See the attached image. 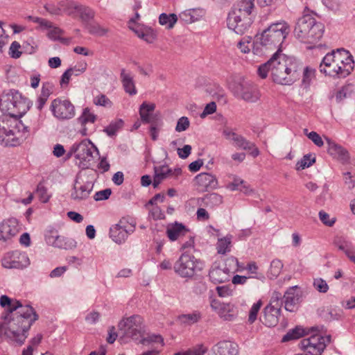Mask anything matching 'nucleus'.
<instances>
[{
	"label": "nucleus",
	"mask_w": 355,
	"mask_h": 355,
	"mask_svg": "<svg viewBox=\"0 0 355 355\" xmlns=\"http://www.w3.org/2000/svg\"><path fill=\"white\" fill-rule=\"evenodd\" d=\"M232 141L234 142L236 147L243 150H247V148H249L250 146H252V142L246 140L243 136L236 133L234 135Z\"/></svg>",
	"instance_id": "obj_42"
},
{
	"label": "nucleus",
	"mask_w": 355,
	"mask_h": 355,
	"mask_svg": "<svg viewBox=\"0 0 355 355\" xmlns=\"http://www.w3.org/2000/svg\"><path fill=\"white\" fill-rule=\"evenodd\" d=\"M94 153L98 155V148L90 141L83 140L71 146L70 154H75L76 159L78 160L77 164L80 167L87 168L93 163Z\"/></svg>",
	"instance_id": "obj_9"
},
{
	"label": "nucleus",
	"mask_w": 355,
	"mask_h": 355,
	"mask_svg": "<svg viewBox=\"0 0 355 355\" xmlns=\"http://www.w3.org/2000/svg\"><path fill=\"white\" fill-rule=\"evenodd\" d=\"M211 308L225 321H233L237 316V311L234 304L232 303L220 302L213 300L210 303Z\"/></svg>",
	"instance_id": "obj_16"
},
{
	"label": "nucleus",
	"mask_w": 355,
	"mask_h": 355,
	"mask_svg": "<svg viewBox=\"0 0 355 355\" xmlns=\"http://www.w3.org/2000/svg\"><path fill=\"white\" fill-rule=\"evenodd\" d=\"M209 276L211 282L215 284H220L229 279L230 275L227 270L220 268L218 266L212 267Z\"/></svg>",
	"instance_id": "obj_26"
},
{
	"label": "nucleus",
	"mask_w": 355,
	"mask_h": 355,
	"mask_svg": "<svg viewBox=\"0 0 355 355\" xmlns=\"http://www.w3.org/2000/svg\"><path fill=\"white\" fill-rule=\"evenodd\" d=\"M227 188L230 191L239 190L245 194H250V193L252 191V190L246 185L245 182L238 177H234L233 182L228 184Z\"/></svg>",
	"instance_id": "obj_32"
},
{
	"label": "nucleus",
	"mask_w": 355,
	"mask_h": 355,
	"mask_svg": "<svg viewBox=\"0 0 355 355\" xmlns=\"http://www.w3.org/2000/svg\"><path fill=\"white\" fill-rule=\"evenodd\" d=\"M283 268V263L279 259H274L271 261L270 268L268 271V276L270 279L277 278Z\"/></svg>",
	"instance_id": "obj_36"
},
{
	"label": "nucleus",
	"mask_w": 355,
	"mask_h": 355,
	"mask_svg": "<svg viewBox=\"0 0 355 355\" xmlns=\"http://www.w3.org/2000/svg\"><path fill=\"white\" fill-rule=\"evenodd\" d=\"M85 28L89 34L98 37L104 36L109 31L107 28L101 26L98 23L94 21H92L90 23H87Z\"/></svg>",
	"instance_id": "obj_33"
},
{
	"label": "nucleus",
	"mask_w": 355,
	"mask_h": 355,
	"mask_svg": "<svg viewBox=\"0 0 355 355\" xmlns=\"http://www.w3.org/2000/svg\"><path fill=\"white\" fill-rule=\"evenodd\" d=\"M304 131L305 135L314 143L315 145L318 147H321L324 145L322 137L316 132L312 131L308 133L307 129H304Z\"/></svg>",
	"instance_id": "obj_50"
},
{
	"label": "nucleus",
	"mask_w": 355,
	"mask_h": 355,
	"mask_svg": "<svg viewBox=\"0 0 355 355\" xmlns=\"http://www.w3.org/2000/svg\"><path fill=\"white\" fill-rule=\"evenodd\" d=\"M96 116L91 112L90 109L85 107L80 116L78 119L82 126H85L87 123H94Z\"/></svg>",
	"instance_id": "obj_37"
},
{
	"label": "nucleus",
	"mask_w": 355,
	"mask_h": 355,
	"mask_svg": "<svg viewBox=\"0 0 355 355\" xmlns=\"http://www.w3.org/2000/svg\"><path fill=\"white\" fill-rule=\"evenodd\" d=\"M231 236H226L219 239L217 244L216 249L218 254H225L230 250Z\"/></svg>",
	"instance_id": "obj_38"
},
{
	"label": "nucleus",
	"mask_w": 355,
	"mask_h": 355,
	"mask_svg": "<svg viewBox=\"0 0 355 355\" xmlns=\"http://www.w3.org/2000/svg\"><path fill=\"white\" fill-rule=\"evenodd\" d=\"M319 218L320 220L326 225L329 227L333 226V225L336 222V219L334 218L332 219H329V215L324 211H320L319 212Z\"/></svg>",
	"instance_id": "obj_58"
},
{
	"label": "nucleus",
	"mask_w": 355,
	"mask_h": 355,
	"mask_svg": "<svg viewBox=\"0 0 355 355\" xmlns=\"http://www.w3.org/2000/svg\"><path fill=\"white\" fill-rule=\"evenodd\" d=\"M79 4L69 0L60 1V15L63 13L75 17Z\"/></svg>",
	"instance_id": "obj_31"
},
{
	"label": "nucleus",
	"mask_w": 355,
	"mask_h": 355,
	"mask_svg": "<svg viewBox=\"0 0 355 355\" xmlns=\"http://www.w3.org/2000/svg\"><path fill=\"white\" fill-rule=\"evenodd\" d=\"M328 145V153L333 157L337 159L342 162H346L349 159L347 150L342 146L336 144L328 137H324Z\"/></svg>",
	"instance_id": "obj_21"
},
{
	"label": "nucleus",
	"mask_w": 355,
	"mask_h": 355,
	"mask_svg": "<svg viewBox=\"0 0 355 355\" xmlns=\"http://www.w3.org/2000/svg\"><path fill=\"white\" fill-rule=\"evenodd\" d=\"M188 232L189 230L183 225L179 223L168 227L166 230L167 236L171 241H175L185 236Z\"/></svg>",
	"instance_id": "obj_27"
},
{
	"label": "nucleus",
	"mask_w": 355,
	"mask_h": 355,
	"mask_svg": "<svg viewBox=\"0 0 355 355\" xmlns=\"http://www.w3.org/2000/svg\"><path fill=\"white\" fill-rule=\"evenodd\" d=\"M123 125V121L121 119H118L115 121L112 122L105 130L104 131L109 136L114 135L115 133L122 128Z\"/></svg>",
	"instance_id": "obj_45"
},
{
	"label": "nucleus",
	"mask_w": 355,
	"mask_h": 355,
	"mask_svg": "<svg viewBox=\"0 0 355 355\" xmlns=\"http://www.w3.org/2000/svg\"><path fill=\"white\" fill-rule=\"evenodd\" d=\"M191 152V146L190 145H184L182 148H178V154L182 159L187 158Z\"/></svg>",
	"instance_id": "obj_64"
},
{
	"label": "nucleus",
	"mask_w": 355,
	"mask_h": 355,
	"mask_svg": "<svg viewBox=\"0 0 355 355\" xmlns=\"http://www.w3.org/2000/svg\"><path fill=\"white\" fill-rule=\"evenodd\" d=\"M237 345L230 341H220L214 345L208 355H237Z\"/></svg>",
	"instance_id": "obj_20"
},
{
	"label": "nucleus",
	"mask_w": 355,
	"mask_h": 355,
	"mask_svg": "<svg viewBox=\"0 0 355 355\" xmlns=\"http://www.w3.org/2000/svg\"><path fill=\"white\" fill-rule=\"evenodd\" d=\"M315 162V157L311 155H306L296 164L297 170H302L311 166Z\"/></svg>",
	"instance_id": "obj_43"
},
{
	"label": "nucleus",
	"mask_w": 355,
	"mask_h": 355,
	"mask_svg": "<svg viewBox=\"0 0 355 355\" xmlns=\"http://www.w3.org/2000/svg\"><path fill=\"white\" fill-rule=\"evenodd\" d=\"M284 303V299L282 294L279 292H274L271 297L270 304L268 306H277L281 309L282 304Z\"/></svg>",
	"instance_id": "obj_54"
},
{
	"label": "nucleus",
	"mask_w": 355,
	"mask_h": 355,
	"mask_svg": "<svg viewBox=\"0 0 355 355\" xmlns=\"http://www.w3.org/2000/svg\"><path fill=\"white\" fill-rule=\"evenodd\" d=\"M53 247L64 249H71L76 246V242L72 239L66 240L64 237L58 236Z\"/></svg>",
	"instance_id": "obj_39"
},
{
	"label": "nucleus",
	"mask_w": 355,
	"mask_h": 355,
	"mask_svg": "<svg viewBox=\"0 0 355 355\" xmlns=\"http://www.w3.org/2000/svg\"><path fill=\"white\" fill-rule=\"evenodd\" d=\"M155 108V105L153 103L148 104L146 103H143L139 109V114L141 116V119L143 122L145 123H150L151 122V115L150 112H153Z\"/></svg>",
	"instance_id": "obj_35"
},
{
	"label": "nucleus",
	"mask_w": 355,
	"mask_h": 355,
	"mask_svg": "<svg viewBox=\"0 0 355 355\" xmlns=\"http://www.w3.org/2000/svg\"><path fill=\"white\" fill-rule=\"evenodd\" d=\"M28 131L21 121L0 120V144L5 147L19 146L27 137Z\"/></svg>",
	"instance_id": "obj_7"
},
{
	"label": "nucleus",
	"mask_w": 355,
	"mask_h": 355,
	"mask_svg": "<svg viewBox=\"0 0 355 355\" xmlns=\"http://www.w3.org/2000/svg\"><path fill=\"white\" fill-rule=\"evenodd\" d=\"M21 46L19 42L15 41L10 46L9 54L13 58H18L21 55V52L19 51Z\"/></svg>",
	"instance_id": "obj_56"
},
{
	"label": "nucleus",
	"mask_w": 355,
	"mask_h": 355,
	"mask_svg": "<svg viewBox=\"0 0 355 355\" xmlns=\"http://www.w3.org/2000/svg\"><path fill=\"white\" fill-rule=\"evenodd\" d=\"M284 308L288 311H295L299 300V295L295 293V287L290 288L284 295Z\"/></svg>",
	"instance_id": "obj_24"
},
{
	"label": "nucleus",
	"mask_w": 355,
	"mask_h": 355,
	"mask_svg": "<svg viewBox=\"0 0 355 355\" xmlns=\"http://www.w3.org/2000/svg\"><path fill=\"white\" fill-rule=\"evenodd\" d=\"M76 14L79 15L80 19L83 21L85 27L87 23H90L93 21L95 16V12L93 10L80 4L78 7Z\"/></svg>",
	"instance_id": "obj_30"
},
{
	"label": "nucleus",
	"mask_w": 355,
	"mask_h": 355,
	"mask_svg": "<svg viewBox=\"0 0 355 355\" xmlns=\"http://www.w3.org/2000/svg\"><path fill=\"white\" fill-rule=\"evenodd\" d=\"M94 103L96 105L103 106L105 107H111L112 101L104 94H100L94 97Z\"/></svg>",
	"instance_id": "obj_47"
},
{
	"label": "nucleus",
	"mask_w": 355,
	"mask_h": 355,
	"mask_svg": "<svg viewBox=\"0 0 355 355\" xmlns=\"http://www.w3.org/2000/svg\"><path fill=\"white\" fill-rule=\"evenodd\" d=\"M325 340L330 343L331 336L324 338L318 334H313L309 338L302 340L299 346L311 355H320L326 347Z\"/></svg>",
	"instance_id": "obj_13"
},
{
	"label": "nucleus",
	"mask_w": 355,
	"mask_h": 355,
	"mask_svg": "<svg viewBox=\"0 0 355 355\" xmlns=\"http://www.w3.org/2000/svg\"><path fill=\"white\" fill-rule=\"evenodd\" d=\"M354 69L352 55L343 49L327 53L320 64V70L326 76L345 78Z\"/></svg>",
	"instance_id": "obj_4"
},
{
	"label": "nucleus",
	"mask_w": 355,
	"mask_h": 355,
	"mask_svg": "<svg viewBox=\"0 0 355 355\" xmlns=\"http://www.w3.org/2000/svg\"><path fill=\"white\" fill-rule=\"evenodd\" d=\"M315 288L320 293H327L329 290V286L326 281L322 278L315 279L313 282Z\"/></svg>",
	"instance_id": "obj_51"
},
{
	"label": "nucleus",
	"mask_w": 355,
	"mask_h": 355,
	"mask_svg": "<svg viewBox=\"0 0 355 355\" xmlns=\"http://www.w3.org/2000/svg\"><path fill=\"white\" fill-rule=\"evenodd\" d=\"M290 33V26L285 21L270 24L260 35H257L253 45V53L261 55L268 51L282 52L280 47Z\"/></svg>",
	"instance_id": "obj_3"
},
{
	"label": "nucleus",
	"mask_w": 355,
	"mask_h": 355,
	"mask_svg": "<svg viewBox=\"0 0 355 355\" xmlns=\"http://www.w3.org/2000/svg\"><path fill=\"white\" fill-rule=\"evenodd\" d=\"M187 203L198 206L205 205L209 207H214L223 203V196L216 193H211L205 195L202 198H191Z\"/></svg>",
	"instance_id": "obj_19"
},
{
	"label": "nucleus",
	"mask_w": 355,
	"mask_h": 355,
	"mask_svg": "<svg viewBox=\"0 0 355 355\" xmlns=\"http://www.w3.org/2000/svg\"><path fill=\"white\" fill-rule=\"evenodd\" d=\"M280 312V308L277 306H267L264 309V314L261 319L262 322L269 327L276 326L279 321Z\"/></svg>",
	"instance_id": "obj_23"
},
{
	"label": "nucleus",
	"mask_w": 355,
	"mask_h": 355,
	"mask_svg": "<svg viewBox=\"0 0 355 355\" xmlns=\"http://www.w3.org/2000/svg\"><path fill=\"white\" fill-rule=\"evenodd\" d=\"M305 334V331L301 327L296 328L288 331L283 338L282 341L286 342L291 340L297 339Z\"/></svg>",
	"instance_id": "obj_41"
},
{
	"label": "nucleus",
	"mask_w": 355,
	"mask_h": 355,
	"mask_svg": "<svg viewBox=\"0 0 355 355\" xmlns=\"http://www.w3.org/2000/svg\"><path fill=\"white\" fill-rule=\"evenodd\" d=\"M49 30L47 36L49 39L52 40H62L60 35L63 34L64 31L62 29L53 24V27H51Z\"/></svg>",
	"instance_id": "obj_48"
},
{
	"label": "nucleus",
	"mask_w": 355,
	"mask_h": 355,
	"mask_svg": "<svg viewBox=\"0 0 355 355\" xmlns=\"http://www.w3.org/2000/svg\"><path fill=\"white\" fill-rule=\"evenodd\" d=\"M100 318V313L97 311H92L89 313L86 317L85 320L89 324H93L98 321Z\"/></svg>",
	"instance_id": "obj_63"
},
{
	"label": "nucleus",
	"mask_w": 355,
	"mask_h": 355,
	"mask_svg": "<svg viewBox=\"0 0 355 355\" xmlns=\"http://www.w3.org/2000/svg\"><path fill=\"white\" fill-rule=\"evenodd\" d=\"M92 189V182L88 181L85 183H82L78 179H76L71 193V198L76 202L85 200L89 197Z\"/></svg>",
	"instance_id": "obj_17"
},
{
	"label": "nucleus",
	"mask_w": 355,
	"mask_h": 355,
	"mask_svg": "<svg viewBox=\"0 0 355 355\" xmlns=\"http://www.w3.org/2000/svg\"><path fill=\"white\" fill-rule=\"evenodd\" d=\"M111 190L110 189H105L104 190L98 191L94 195V200L96 201H100L107 199L111 195Z\"/></svg>",
	"instance_id": "obj_60"
},
{
	"label": "nucleus",
	"mask_w": 355,
	"mask_h": 355,
	"mask_svg": "<svg viewBox=\"0 0 355 355\" xmlns=\"http://www.w3.org/2000/svg\"><path fill=\"white\" fill-rule=\"evenodd\" d=\"M315 69L309 67L304 68L302 83L305 87H308L309 86L311 81L315 76Z\"/></svg>",
	"instance_id": "obj_44"
},
{
	"label": "nucleus",
	"mask_w": 355,
	"mask_h": 355,
	"mask_svg": "<svg viewBox=\"0 0 355 355\" xmlns=\"http://www.w3.org/2000/svg\"><path fill=\"white\" fill-rule=\"evenodd\" d=\"M202 17V11L199 9H189L180 14V20L187 24L195 22Z\"/></svg>",
	"instance_id": "obj_29"
},
{
	"label": "nucleus",
	"mask_w": 355,
	"mask_h": 355,
	"mask_svg": "<svg viewBox=\"0 0 355 355\" xmlns=\"http://www.w3.org/2000/svg\"><path fill=\"white\" fill-rule=\"evenodd\" d=\"M201 318V313L198 311H194L192 313L180 315L179 320L182 324L185 325H191L197 323Z\"/></svg>",
	"instance_id": "obj_34"
},
{
	"label": "nucleus",
	"mask_w": 355,
	"mask_h": 355,
	"mask_svg": "<svg viewBox=\"0 0 355 355\" xmlns=\"http://www.w3.org/2000/svg\"><path fill=\"white\" fill-rule=\"evenodd\" d=\"M143 318L139 315H134L121 320L119 324L120 329L124 330L126 336L135 340H139L144 331Z\"/></svg>",
	"instance_id": "obj_12"
},
{
	"label": "nucleus",
	"mask_w": 355,
	"mask_h": 355,
	"mask_svg": "<svg viewBox=\"0 0 355 355\" xmlns=\"http://www.w3.org/2000/svg\"><path fill=\"white\" fill-rule=\"evenodd\" d=\"M262 305L261 300L254 303L251 307L249 312L248 321L250 324L253 323L257 320L258 312Z\"/></svg>",
	"instance_id": "obj_49"
},
{
	"label": "nucleus",
	"mask_w": 355,
	"mask_h": 355,
	"mask_svg": "<svg viewBox=\"0 0 355 355\" xmlns=\"http://www.w3.org/2000/svg\"><path fill=\"white\" fill-rule=\"evenodd\" d=\"M141 342L143 344H146V343H163V338L160 335L152 334L148 336L146 338H143Z\"/></svg>",
	"instance_id": "obj_61"
},
{
	"label": "nucleus",
	"mask_w": 355,
	"mask_h": 355,
	"mask_svg": "<svg viewBox=\"0 0 355 355\" xmlns=\"http://www.w3.org/2000/svg\"><path fill=\"white\" fill-rule=\"evenodd\" d=\"M1 263L5 268L21 269L29 264V259L26 254L16 252L5 257Z\"/></svg>",
	"instance_id": "obj_18"
},
{
	"label": "nucleus",
	"mask_w": 355,
	"mask_h": 355,
	"mask_svg": "<svg viewBox=\"0 0 355 355\" xmlns=\"http://www.w3.org/2000/svg\"><path fill=\"white\" fill-rule=\"evenodd\" d=\"M300 64L293 58L276 51L264 64L259 66L258 74L266 78L268 72L272 80L279 85H291L300 78Z\"/></svg>",
	"instance_id": "obj_2"
},
{
	"label": "nucleus",
	"mask_w": 355,
	"mask_h": 355,
	"mask_svg": "<svg viewBox=\"0 0 355 355\" xmlns=\"http://www.w3.org/2000/svg\"><path fill=\"white\" fill-rule=\"evenodd\" d=\"M0 305L6 309L0 322V336L22 345L27 338V331L38 315L31 306H23L21 302L5 295L0 297Z\"/></svg>",
	"instance_id": "obj_1"
},
{
	"label": "nucleus",
	"mask_w": 355,
	"mask_h": 355,
	"mask_svg": "<svg viewBox=\"0 0 355 355\" xmlns=\"http://www.w3.org/2000/svg\"><path fill=\"white\" fill-rule=\"evenodd\" d=\"M216 103L214 102H211L205 106L203 112L200 114V116L202 119H204L207 115L214 113L216 112Z\"/></svg>",
	"instance_id": "obj_59"
},
{
	"label": "nucleus",
	"mask_w": 355,
	"mask_h": 355,
	"mask_svg": "<svg viewBox=\"0 0 355 355\" xmlns=\"http://www.w3.org/2000/svg\"><path fill=\"white\" fill-rule=\"evenodd\" d=\"M254 1L241 0L234 5L227 19L229 29L239 35L248 30L253 22L252 12L254 8Z\"/></svg>",
	"instance_id": "obj_5"
},
{
	"label": "nucleus",
	"mask_w": 355,
	"mask_h": 355,
	"mask_svg": "<svg viewBox=\"0 0 355 355\" xmlns=\"http://www.w3.org/2000/svg\"><path fill=\"white\" fill-rule=\"evenodd\" d=\"M135 231V225L128 223L125 218H121L110 228V237L118 244L125 242L128 236Z\"/></svg>",
	"instance_id": "obj_14"
},
{
	"label": "nucleus",
	"mask_w": 355,
	"mask_h": 355,
	"mask_svg": "<svg viewBox=\"0 0 355 355\" xmlns=\"http://www.w3.org/2000/svg\"><path fill=\"white\" fill-rule=\"evenodd\" d=\"M234 94L248 103H256L261 94L258 87L252 82L239 79L231 86Z\"/></svg>",
	"instance_id": "obj_10"
},
{
	"label": "nucleus",
	"mask_w": 355,
	"mask_h": 355,
	"mask_svg": "<svg viewBox=\"0 0 355 355\" xmlns=\"http://www.w3.org/2000/svg\"><path fill=\"white\" fill-rule=\"evenodd\" d=\"M195 180L198 188L200 191H207L217 187L218 181L216 178L210 173H201L198 174Z\"/></svg>",
	"instance_id": "obj_22"
},
{
	"label": "nucleus",
	"mask_w": 355,
	"mask_h": 355,
	"mask_svg": "<svg viewBox=\"0 0 355 355\" xmlns=\"http://www.w3.org/2000/svg\"><path fill=\"white\" fill-rule=\"evenodd\" d=\"M198 264V260L193 255L184 253L176 261L173 268L180 277L191 278L196 274L198 270H200Z\"/></svg>",
	"instance_id": "obj_11"
},
{
	"label": "nucleus",
	"mask_w": 355,
	"mask_h": 355,
	"mask_svg": "<svg viewBox=\"0 0 355 355\" xmlns=\"http://www.w3.org/2000/svg\"><path fill=\"white\" fill-rule=\"evenodd\" d=\"M37 193L42 202H46L49 200L50 196L47 193V189L41 184L37 186Z\"/></svg>",
	"instance_id": "obj_57"
},
{
	"label": "nucleus",
	"mask_w": 355,
	"mask_h": 355,
	"mask_svg": "<svg viewBox=\"0 0 355 355\" xmlns=\"http://www.w3.org/2000/svg\"><path fill=\"white\" fill-rule=\"evenodd\" d=\"M121 79L125 92L129 95H135L137 91L132 76L130 73H126L125 69H122Z\"/></svg>",
	"instance_id": "obj_25"
},
{
	"label": "nucleus",
	"mask_w": 355,
	"mask_h": 355,
	"mask_svg": "<svg viewBox=\"0 0 355 355\" xmlns=\"http://www.w3.org/2000/svg\"><path fill=\"white\" fill-rule=\"evenodd\" d=\"M324 26L310 15L299 18L294 29L295 37L304 43L314 44L322 37Z\"/></svg>",
	"instance_id": "obj_8"
},
{
	"label": "nucleus",
	"mask_w": 355,
	"mask_h": 355,
	"mask_svg": "<svg viewBox=\"0 0 355 355\" xmlns=\"http://www.w3.org/2000/svg\"><path fill=\"white\" fill-rule=\"evenodd\" d=\"M53 115L60 120L70 119L75 115L74 106L68 100L55 99L51 103Z\"/></svg>",
	"instance_id": "obj_15"
},
{
	"label": "nucleus",
	"mask_w": 355,
	"mask_h": 355,
	"mask_svg": "<svg viewBox=\"0 0 355 355\" xmlns=\"http://www.w3.org/2000/svg\"><path fill=\"white\" fill-rule=\"evenodd\" d=\"M155 175L153 182V185L154 188L158 187V185L165 179L170 178V173L171 172V168H168L167 166H161L158 167H155Z\"/></svg>",
	"instance_id": "obj_28"
},
{
	"label": "nucleus",
	"mask_w": 355,
	"mask_h": 355,
	"mask_svg": "<svg viewBox=\"0 0 355 355\" xmlns=\"http://www.w3.org/2000/svg\"><path fill=\"white\" fill-rule=\"evenodd\" d=\"M178 20V17L175 14L166 15L162 13L160 15L159 21L162 25H166L168 28L173 27Z\"/></svg>",
	"instance_id": "obj_40"
},
{
	"label": "nucleus",
	"mask_w": 355,
	"mask_h": 355,
	"mask_svg": "<svg viewBox=\"0 0 355 355\" xmlns=\"http://www.w3.org/2000/svg\"><path fill=\"white\" fill-rule=\"evenodd\" d=\"M44 8L51 15H60V2H58L57 5L46 4Z\"/></svg>",
	"instance_id": "obj_62"
},
{
	"label": "nucleus",
	"mask_w": 355,
	"mask_h": 355,
	"mask_svg": "<svg viewBox=\"0 0 355 355\" xmlns=\"http://www.w3.org/2000/svg\"><path fill=\"white\" fill-rule=\"evenodd\" d=\"M246 269L248 270V272L252 274V275H254L255 276H252V278H257L258 279H260V280H263L264 279V276L262 275V274H259L257 272V270H258V266L256 264L255 262H250L249 263L247 266H246Z\"/></svg>",
	"instance_id": "obj_52"
},
{
	"label": "nucleus",
	"mask_w": 355,
	"mask_h": 355,
	"mask_svg": "<svg viewBox=\"0 0 355 355\" xmlns=\"http://www.w3.org/2000/svg\"><path fill=\"white\" fill-rule=\"evenodd\" d=\"M190 125L189 119L186 116H182L177 122L175 130L178 132L185 131Z\"/></svg>",
	"instance_id": "obj_53"
},
{
	"label": "nucleus",
	"mask_w": 355,
	"mask_h": 355,
	"mask_svg": "<svg viewBox=\"0 0 355 355\" xmlns=\"http://www.w3.org/2000/svg\"><path fill=\"white\" fill-rule=\"evenodd\" d=\"M254 1L241 0L234 5L227 19L229 29L239 35L248 30L253 22L252 12L254 8Z\"/></svg>",
	"instance_id": "obj_6"
},
{
	"label": "nucleus",
	"mask_w": 355,
	"mask_h": 355,
	"mask_svg": "<svg viewBox=\"0 0 355 355\" xmlns=\"http://www.w3.org/2000/svg\"><path fill=\"white\" fill-rule=\"evenodd\" d=\"M149 217L155 220H162L164 218V214L159 207L155 206L150 210Z\"/></svg>",
	"instance_id": "obj_55"
},
{
	"label": "nucleus",
	"mask_w": 355,
	"mask_h": 355,
	"mask_svg": "<svg viewBox=\"0 0 355 355\" xmlns=\"http://www.w3.org/2000/svg\"><path fill=\"white\" fill-rule=\"evenodd\" d=\"M254 43L251 44V37H243L238 43L237 46L243 53H248L250 51V48H253Z\"/></svg>",
	"instance_id": "obj_46"
}]
</instances>
